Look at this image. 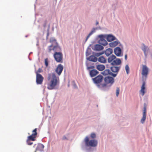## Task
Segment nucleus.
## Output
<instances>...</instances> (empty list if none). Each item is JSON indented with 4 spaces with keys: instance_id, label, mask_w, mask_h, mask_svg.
Listing matches in <instances>:
<instances>
[{
    "instance_id": "c756f323",
    "label": "nucleus",
    "mask_w": 152,
    "mask_h": 152,
    "mask_svg": "<svg viewBox=\"0 0 152 152\" xmlns=\"http://www.w3.org/2000/svg\"><path fill=\"white\" fill-rule=\"evenodd\" d=\"M98 43L104 46H105L108 44V43L105 39L102 40V41H101V42L98 41Z\"/></svg>"
},
{
    "instance_id": "393cba45",
    "label": "nucleus",
    "mask_w": 152,
    "mask_h": 152,
    "mask_svg": "<svg viewBox=\"0 0 152 152\" xmlns=\"http://www.w3.org/2000/svg\"><path fill=\"white\" fill-rule=\"evenodd\" d=\"M61 48L59 46L58 44L53 46V50L54 51H60L61 50Z\"/></svg>"
},
{
    "instance_id": "7c9ffc66",
    "label": "nucleus",
    "mask_w": 152,
    "mask_h": 152,
    "mask_svg": "<svg viewBox=\"0 0 152 152\" xmlns=\"http://www.w3.org/2000/svg\"><path fill=\"white\" fill-rule=\"evenodd\" d=\"M91 49L89 47L88 48L86 51V56H89L91 54Z\"/></svg>"
},
{
    "instance_id": "4c0bfd02",
    "label": "nucleus",
    "mask_w": 152,
    "mask_h": 152,
    "mask_svg": "<svg viewBox=\"0 0 152 152\" xmlns=\"http://www.w3.org/2000/svg\"><path fill=\"white\" fill-rule=\"evenodd\" d=\"M120 89L119 88L117 87L116 88V96L118 97Z\"/></svg>"
},
{
    "instance_id": "9d476101",
    "label": "nucleus",
    "mask_w": 152,
    "mask_h": 152,
    "mask_svg": "<svg viewBox=\"0 0 152 152\" xmlns=\"http://www.w3.org/2000/svg\"><path fill=\"white\" fill-rule=\"evenodd\" d=\"M92 49L95 51H101L104 49V47L100 44H96L94 46L91 47Z\"/></svg>"
},
{
    "instance_id": "6ab92c4d",
    "label": "nucleus",
    "mask_w": 152,
    "mask_h": 152,
    "mask_svg": "<svg viewBox=\"0 0 152 152\" xmlns=\"http://www.w3.org/2000/svg\"><path fill=\"white\" fill-rule=\"evenodd\" d=\"M104 53H105L106 56L108 57L113 53V50L111 48H108L105 50L104 51Z\"/></svg>"
},
{
    "instance_id": "864d4df0",
    "label": "nucleus",
    "mask_w": 152,
    "mask_h": 152,
    "mask_svg": "<svg viewBox=\"0 0 152 152\" xmlns=\"http://www.w3.org/2000/svg\"><path fill=\"white\" fill-rule=\"evenodd\" d=\"M36 145V144H35L34 146V147H35V146Z\"/></svg>"
},
{
    "instance_id": "7ed1b4c3",
    "label": "nucleus",
    "mask_w": 152,
    "mask_h": 152,
    "mask_svg": "<svg viewBox=\"0 0 152 152\" xmlns=\"http://www.w3.org/2000/svg\"><path fill=\"white\" fill-rule=\"evenodd\" d=\"M52 78L50 81L49 86L48 87V89L52 90L54 89L57 85L59 83V82L57 80L55 74L54 73L52 74Z\"/></svg>"
},
{
    "instance_id": "e433bc0d",
    "label": "nucleus",
    "mask_w": 152,
    "mask_h": 152,
    "mask_svg": "<svg viewBox=\"0 0 152 152\" xmlns=\"http://www.w3.org/2000/svg\"><path fill=\"white\" fill-rule=\"evenodd\" d=\"M45 65L46 66H48V59L46 58L45 60Z\"/></svg>"
},
{
    "instance_id": "bb28decb",
    "label": "nucleus",
    "mask_w": 152,
    "mask_h": 152,
    "mask_svg": "<svg viewBox=\"0 0 152 152\" xmlns=\"http://www.w3.org/2000/svg\"><path fill=\"white\" fill-rule=\"evenodd\" d=\"M34 134H32L30 136H28V139L27 140V142H28L29 140L34 141L35 140L34 138L36 136H34Z\"/></svg>"
},
{
    "instance_id": "6e6d98bb",
    "label": "nucleus",
    "mask_w": 152,
    "mask_h": 152,
    "mask_svg": "<svg viewBox=\"0 0 152 152\" xmlns=\"http://www.w3.org/2000/svg\"><path fill=\"white\" fill-rule=\"evenodd\" d=\"M91 46V45H90V46Z\"/></svg>"
},
{
    "instance_id": "72a5a7b5",
    "label": "nucleus",
    "mask_w": 152,
    "mask_h": 152,
    "mask_svg": "<svg viewBox=\"0 0 152 152\" xmlns=\"http://www.w3.org/2000/svg\"><path fill=\"white\" fill-rule=\"evenodd\" d=\"M103 54H104V52H103V51H102V52H99V53H95V55L96 56H97V57H99V56Z\"/></svg>"
},
{
    "instance_id": "f3484780",
    "label": "nucleus",
    "mask_w": 152,
    "mask_h": 152,
    "mask_svg": "<svg viewBox=\"0 0 152 152\" xmlns=\"http://www.w3.org/2000/svg\"><path fill=\"white\" fill-rule=\"evenodd\" d=\"M120 69V67L115 66H113L110 68L111 71L114 73H116V74H117L118 72L119 71Z\"/></svg>"
},
{
    "instance_id": "b1692460",
    "label": "nucleus",
    "mask_w": 152,
    "mask_h": 152,
    "mask_svg": "<svg viewBox=\"0 0 152 152\" xmlns=\"http://www.w3.org/2000/svg\"><path fill=\"white\" fill-rule=\"evenodd\" d=\"M98 61L102 63H105L106 62V59L102 56H100L98 59Z\"/></svg>"
},
{
    "instance_id": "a19ab883",
    "label": "nucleus",
    "mask_w": 152,
    "mask_h": 152,
    "mask_svg": "<svg viewBox=\"0 0 152 152\" xmlns=\"http://www.w3.org/2000/svg\"><path fill=\"white\" fill-rule=\"evenodd\" d=\"M49 26L48 28V32H47V37H46L47 39H48V36L49 35Z\"/></svg>"
},
{
    "instance_id": "ea45409f",
    "label": "nucleus",
    "mask_w": 152,
    "mask_h": 152,
    "mask_svg": "<svg viewBox=\"0 0 152 152\" xmlns=\"http://www.w3.org/2000/svg\"><path fill=\"white\" fill-rule=\"evenodd\" d=\"M95 67L94 66H88L87 67V69H94Z\"/></svg>"
},
{
    "instance_id": "1a4fd4ad",
    "label": "nucleus",
    "mask_w": 152,
    "mask_h": 152,
    "mask_svg": "<svg viewBox=\"0 0 152 152\" xmlns=\"http://www.w3.org/2000/svg\"><path fill=\"white\" fill-rule=\"evenodd\" d=\"M114 52L115 54L118 57L123 56V55L121 54V50L119 47H117L115 48L114 49Z\"/></svg>"
},
{
    "instance_id": "09e8293b",
    "label": "nucleus",
    "mask_w": 152,
    "mask_h": 152,
    "mask_svg": "<svg viewBox=\"0 0 152 152\" xmlns=\"http://www.w3.org/2000/svg\"><path fill=\"white\" fill-rule=\"evenodd\" d=\"M127 55L126 54L125 56V59L126 60H127Z\"/></svg>"
},
{
    "instance_id": "603ef678",
    "label": "nucleus",
    "mask_w": 152,
    "mask_h": 152,
    "mask_svg": "<svg viewBox=\"0 0 152 152\" xmlns=\"http://www.w3.org/2000/svg\"><path fill=\"white\" fill-rule=\"evenodd\" d=\"M32 53V52H30V53H29V55H30Z\"/></svg>"
},
{
    "instance_id": "f8f14e48",
    "label": "nucleus",
    "mask_w": 152,
    "mask_h": 152,
    "mask_svg": "<svg viewBox=\"0 0 152 152\" xmlns=\"http://www.w3.org/2000/svg\"><path fill=\"white\" fill-rule=\"evenodd\" d=\"M106 39L109 42L117 40V39L112 34H106Z\"/></svg>"
},
{
    "instance_id": "6e6552de",
    "label": "nucleus",
    "mask_w": 152,
    "mask_h": 152,
    "mask_svg": "<svg viewBox=\"0 0 152 152\" xmlns=\"http://www.w3.org/2000/svg\"><path fill=\"white\" fill-rule=\"evenodd\" d=\"M104 81L105 83L107 84L109 83H110L111 85H112L114 82V79L112 77L110 76H107L104 77Z\"/></svg>"
},
{
    "instance_id": "5701e85b",
    "label": "nucleus",
    "mask_w": 152,
    "mask_h": 152,
    "mask_svg": "<svg viewBox=\"0 0 152 152\" xmlns=\"http://www.w3.org/2000/svg\"><path fill=\"white\" fill-rule=\"evenodd\" d=\"M96 69L99 71H102L105 69V66L102 64L98 65L96 66Z\"/></svg>"
},
{
    "instance_id": "4468645a",
    "label": "nucleus",
    "mask_w": 152,
    "mask_h": 152,
    "mask_svg": "<svg viewBox=\"0 0 152 152\" xmlns=\"http://www.w3.org/2000/svg\"><path fill=\"white\" fill-rule=\"evenodd\" d=\"M96 86L99 89L102 91H105V88L107 87L106 84L105 83H99L96 84Z\"/></svg>"
},
{
    "instance_id": "de8ad7c7",
    "label": "nucleus",
    "mask_w": 152,
    "mask_h": 152,
    "mask_svg": "<svg viewBox=\"0 0 152 152\" xmlns=\"http://www.w3.org/2000/svg\"><path fill=\"white\" fill-rule=\"evenodd\" d=\"M46 23L45 22L44 24L43 25V26L44 27V28H45L46 26Z\"/></svg>"
},
{
    "instance_id": "a211bd4d",
    "label": "nucleus",
    "mask_w": 152,
    "mask_h": 152,
    "mask_svg": "<svg viewBox=\"0 0 152 152\" xmlns=\"http://www.w3.org/2000/svg\"><path fill=\"white\" fill-rule=\"evenodd\" d=\"M86 59L90 61L94 62H96L98 60L97 58L94 55H91L87 58Z\"/></svg>"
},
{
    "instance_id": "f03ea898",
    "label": "nucleus",
    "mask_w": 152,
    "mask_h": 152,
    "mask_svg": "<svg viewBox=\"0 0 152 152\" xmlns=\"http://www.w3.org/2000/svg\"><path fill=\"white\" fill-rule=\"evenodd\" d=\"M142 69L141 72L142 83L140 91V94L142 96H143L145 93V81L147 77L149 69L145 65H142Z\"/></svg>"
},
{
    "instance_id": "a18cd8bd",
    "label": "nucleus",
    "mask_w": 152,
    "mask_h": 152,
    "mask_svg": "<svg viewBox=\"0 0 152 152\" xmlns=\"http://www.w3.org/2000/svg\"><path fill=\"white\" fill-rule=\"evenodd\" d=\"M62 140H67V139L65 136H64L62 137Z\"/></svg>"
},
{
    "instance_id": "49530a36",
    "label": "nucleus",
    "mask_w": 152,
    "mask_h": 152,
    "mask_svg": "<svg viewBox=\"0 0 152 152\" xmlns=\"http://www.w3.org/2000/svg\"><path fill=\"white\" fill-rule=\"evenodd\" d=\"M99 22L98 21H96V24H95V25L96 26H97L99 24Z\"/></svg>"
},
{
    "instance_id": "39448f33",
    "label": "nucleus",
    "mask_w": 152,
    "mask_h": 152,
    "mask_svg": "<svg viewBox=\"0 0 152 152\" xmlns=\"http://www.w3.org/2000/svg\"><path fill=\"white\" fill-rule=\"evenodd\" d=\"M103 77L101 75H99L96 77L92 79L94 82L96 84H98L102 82L103 80Z\"/></svg>"
},
{
    "instance_id": "20e7f679",
    "label": "nucleus",
    "mask_w": 152,
    "mask_h": 152,
    "mask_svg": "<svg viewBox=\"0 0 152 152\" xmlns=\"http://www.w3.org/2000/svg\"><path fill=\"white\" fill-rule=\"evenodd\" d=\"M54 57L58 62H61L63 55L61 52H56L54 54Z\"/></svg>"
},
{
    "instance_id": "aec40b11",
    "label": "nucleus",
    "mask_w": 152,
    "mask_h": 152,
    "mask_svg": "<svg viewBox=\"0 0 152 152\" xmlns=\"http://www.w3.org/2000/svg\"><path fill=\"white\" fill-rule=\"evenodd\" d=\"M99 73V72L95 69L91 70L89 72L90 75L91 77L95 76Z\"/></svg>"
},
{
    "instance_id": "2f4dec72",
    "label": "nucleus",
    "mask_w": 152,
    "mask_h": 152,
    "mask_svg": "<svg viewBox=\"0 0 152 152\" xmlns=\"http://www.w3.org/2000/svg\"><path fill=\"white\" fill-rule=\"evenodd\" d=\"M50 42L52 43V44L53 45V44H55L56 45L58 44L56 42V40L54 38H52L50 39Z\"/></svg>"
},
{
    "instance_id": "5fc2aeb1",
    "label": "nucleus",
    "mask_w": 152,
    "mask_h": 152,
    "mask_svg": "<svg viewBox=\"0 0 152 152\" xmlns=\"http://www.w3.org/2000/svg\"><path fill=\"white\" fill-rule=\"evenodd\" d=\"M27 37V35H26V37Z\"/></svg>"
},
{
    "instance_id": "79ce46f5",
    "label": "nucleus",
    "mask_w": 152,
    "mask_h": 152,
    "mask_svg": "<svg viewBox=\"0 0 152 152\" xmlns=\"http://www.w3.org/2000/svg\"><path fill=\"white\" fill-rule=\"evenodd\" d=\"M27 143L28 145H31L33 144V142L30 140H29L28 142Z\"/></svg>"
},
{
    "instance_id": "412c9836",
    "label": "nucleus",
    "mask_w": 152,
    "mask_h": 152,
    "mask_svg": "<svg viewBox=\"0 0 152 152\" xmlns=\"http://www.w3.org/2000/svg\"><path fill=\"white\" fill-rule=\"evenodd\" d=\"M44 145L42 144H39L36 149V150L34 152H36V151H40L42 152L43 151V150L44 148Z\"/></svg>"
},
{
    "instance_id": "473e14b6",
    "label": "nucleus",
    "mask_w": 152,
    "mask_h": 152,
    "mask_svg": "<svg viewBox=\"0 0 152 152\" xmlns=\"http://www.w3.org/2000/svg\"><path fill=\"white\" fill-rule=\"evenodd\" d=\"M125 69L127 74H128L129 72V68L128 65H126L125 66Z\"/></svg>"
},
{
    "instance_id": "f257e3e1",
    "label": "nucleus",
    "mask_w": 152,
    "mask_h": 152,
    "mask_svg": "<svg viewBox=\"0 0 152 152\" xmlns=\"http://www.w3.org/2000/svg\"><path fill=\"white\" fill-rule=\"evenodd\" d=\"M83 143L81 145L82 149L86 152H93L96 149L93 147H96L98 144V142L96 140L93 139L89 140L88 136H87L85 138L83 141Z\"/></svg>"
},
{
    "instance_id": "ddd939ff",
    "label": "nucleus",
    "mask_w": 152,
    "mask_h": 152,
    "mask_svg": "<svg viewBox=\"0 0 152 152\" xmlns=\"http://www.w3.org/2000/svg\"><path fill=\"white\" fill-rule=\"evenodd\" d=\"M63 69V66L61 64H59L56 70V72L58 75H60L61 74Z\"/></svg>"
},
{
    "instance_id": "c03bdc74",
    "label": "nucleus",
    "mask_w": 152,
    "mask_h": 152,
    "mask_svg": "<svg viewBox=\"0 0 152 152\" xmlns=\"http://www.w3.org/2000/svg\"><path fill=\"white\" fill-rule=\"evenodd\" d=\"M50 77H51V75L50 74H49L48 75V80H49L50 79Z\"/></svg>"
},
{
    "instance_id": "c9c22d12",
    "label": "nucleus",
    "mask_w": 152,
    "mask_h": 152,
    "mask_svg": "<svg viewBox=\"0 0 152 152\" xmlns=\"http://www.w3.org/2000/svg\"><path fill=\"white\" fill-rule=\"evenodd\" d=\"M37 129L36 128L34 129L32 131V132L33 133L32 134H34V135L35 136H36L37 134Z\"/></svg>"
},
{
    "instance_id": "37998d69",
    "label": "nucleus",
    "mask_w": 152,
    "mask_h": 152,
    "mask_svg": "<svg viewBox=\"0 0 152 152\" xmlns=\"http://www.w3.org/2000/svg\"><path fill=\"white\" fill-rule=\"evenodd\" d=\"M53 46V45H50L49 48V52H50L52 50H53V49H51L50 48L51 47H52Z\"/></svg>"
},
{
    "instance_id": "9b49d317",
    "label": "nucleus",
    "mask_w": 152,
    "mask_h": 152,
    "mask_svg": "<svg viewBox=\"0 0 152 152\" xmlns=\"http://www.w3.org/2000/svg\"><path fill=\"white\" fill-rule=\"evenodd\" d=\"M101 28L100 26H99L98 27H96V28H93L91 31L88 34V35L87 36V37L86 40H85V42H86L88 39L93 34L95 33L96 31V30L98 29H101Z\"/></svg>"
},
{
    "instance_id": "4d7b16f0",
    "label": "nucleus",
    "mask_w": 152,
    "mask_h": 152,
    "mask_svg": "<svg viewBox=\"0 0 152 152\" xmlns=\"http://www.w3.org/2000/svg\"><path fill=\"white\" fill-rule=\"evenodd\" d=\"M121 44H120V45H120V46H121Z\"/></svg>"
},
{
    "instance_id": "cd10ccee",
    "label": "nucleus",
    "mask_w": 152,
    "mask_h": 152,
    "mask_svg": "<svg viewBox=\"0 0 152 152\" xmlns=\"http://www.w3.org/2000/svg\"><path fill=\"white\" fill-rule=\"evenodd\" d=\"M98 37L100 39L98 41L101 42V41H102V40L104 39V38H106V34L99 35Z\"/></svg>"
},
{
    "instance_id": "a878e982",
    "label": "nucleus",
    "mask_w": 152,
    "mask_h": 152,
    "mask_svg": "<svg viewBox=\"0 0 152 152\" xmlns=\"http://www.w3.org/2000/svg\"><path fill=\"white\" fill-rule=\"evenodd\" d=\"M116 58V57L113 54L108 58V62L109 63H111L112 62L114 59Z\"/></svg>"
},
{
    "instance_id": "8fccbe9b",
    "label": "nucleus",
    "mask_w": 152,
    "mask_h": 152,
    "mask_svg": "<svg viewBox=\"0 0 152 152\" xmlns=\"http://www.w3.org/2000/svg\"><path fill=\"white\" fill-rule=\"evenodd\" d=\"M144 54L145 55V57H146L147 56V54L146 53V52H144Z\"/></svg>"
},
{
    "instance_id": "58836bf2",
    "label": "nucleus",
    "mask_w": 152,
    "mask_h": 152,
    "mask_svg": "<svg viewBox=\"0 0 152 152\" xmlns=\"http://www.w3.org/2000/svg\"><path fill=\"white\" fill-rule=\"evenodd\" d=\"M72 85H73V86L74 87V88H77L76 84L75 83V82L74 81H73Z\"/></svg>"
},
{
    "instance_id": "3c124183",
    "label": "nucleus",
    "mask_w": 152,
    "mask_h": 152,
    "mask_svg": "<svg viewBox=\"0 0 152 152\" xmlns=\"http://www.w3.org/2000/svg\"><path fill=\"white\" fill-rule=\"evenodd\" d=\"M38 72H41V69H39L37 71Z\"/></svg>"
},
{
    "instance_id": "0eeeda50",
    "label": "nucleus",
    "mask_w": 152,
    "mask_h": 152,
    "mask_svg": "<svg viewBox=\"0 0 152 152\" xmlns=\"http://www.w3.org/2000/svg\"><path fill=\"white\" fill-rule=\"evenodd\" d=\"M101 74L104 76L109 75L112 76L113 77H115L117 75V74H114L111 72L109 69H105L103 72H101Z\"/></svg>"
},
{
    "instance_id": "dca6fc26",
    "label": "nucleus",
    "mask_w": 152,
    "mask_h": 152,
    "mask_svg": "<svg viewBox=\"0 0 152 152\" xmlns=\"http://www.w3.org/2000/svg\"><path fill=\"white\" fill-rule=\"evenodd\" d=\"M146 107L144 106L143 110L142 117L140 121L141 123L142 124L144 123L146 119Z\"/></svg>"
},
{
    "instance_id": "f704fd0d",
    "label": "nucleus",
    "mask_w": 152,
    "mask_h": 152,
    "mask_svg": "<svg viewBox=\"0 0 152 152\" xmlns=\"http://www.w3.org/2000/svg\"><path fill=\"white\" fill-rule=\"evenodd\" d=\"M90 136L91 138L94 139L96 137V135L95 133H92L90 134Z\"/></svg>"
},
{
    "instance_id": "4be33fe9",
    "label": "nucleus",
    "mask_w": 152,
    "mask_h": 152,
    "mask_svg": "<svg viewBox=\"0 0 152 152\" xmlns=\"http://www.w3.org/2000/svg\"><path fill=\"white\" fill-rule=\"evenodd\" d=\"M116 40L110 43L109 45L110 47H114L116 46L118 44H120V42L117 39Z\"/></svg>"
},
{
    "instance_id": "13d9d810",
    "label": "nucleus",
    "mask_w": 152,
    "mask_h": 152,
    "mask_svg": "<svg viewBox=\"0 0 152 152\" xmlns=\"http://www.w3.org/2000/svg\"><path fill=\"white\" fill-rule=\"evenodd\" d=\"M69 85H68V86L69 87Z\"/></svg>"
},
{
    "instance_id": "423d86ee",
    "label": "nucleus",
    "mask_w": 152,
    "mask_h": 152,
    "mask_svg": "<svg viewBox=\"0 0 152 152\" xmlns=\"http://www.w3.org/2000/svg\"><path fill=\"white\" fill-rule=\"evenodd\" d=\"M44 78L43 76L37 72H36V82L37 85L41 84Z\"/></svg>"
},
{
    "instance_id": "c85d7f7f",
    "label": "nucleus",
    "mask_w": 152,
    "mask_h": 152,
    "mask_svg": "<svg viewBox=\"0 0 152 152\" xmlns=\"http://www.w3.org/2000/svg\"><path fill=\"white\" fill-rule=\"evenodd\" d=\"M141 48L144 52H146L149 49V48L148 47L145 46L144 44H142Z\"/></svg>"
},
{
    "instance_id": "2eb2a0df",
    "label": "nucleus",
    "mask_w": 152,
    "mask_h": 152,
    "mask_svg": "<svg viewBox=\"0 0 152 152\" xmlns=\"http://www.w3.org/2000/svg\"><path fill=\"white\" fill-rule=\"evenodd\" d=\"M121 59L119 58H116V59L114 60L111 63L113 66H118L121 64Z\"/></svg>"
}]
</instances>
